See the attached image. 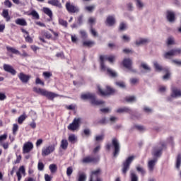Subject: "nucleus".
Wrapping results in <instances>:
<instances>
[{
	"label": "nucleus",
	"instance_id": "f257e3e1",
	"mask_svg": "<svg viewBox=\"0 0 181 181\" xmlns=\"http://www.w3.org/2000/svg\"><path fill=\"white\" fill-rule=\"evenodd\" d=\"M111 148L114 149L113 156L115 158H117V155H119V152L121 151V144H119V141H118L117 138H113L112 139V144L106 145V149H107V151H110Z\"/></svg>",
	"mask_w": 181,
	"mask_h": 181
},
{
	"label": "nucleus",
	"instance_id": "f03ea898",
	"mask_svg": "<svg viewBox=\"0 0 181 181\" xmlns=\"http://www.w3.org/2000/svg\"><path fill=\"white\" fill-rule=\"evenodd\" d=\"M81 100H90L93 105H103L104 101L95 100V95L91 93H82L81 95Z\"/></svg>",
	"mask_w": 181,
	"mask_h": 181
},
{
	"label": "nucleus",
	"instance_id": "7ed1b4c3",
	"mask_svg": "<svg viewBox=\"0 0 181 181\" xmlns=\"http://www.w3.org/2000/svg\"><path fill=\"white\" fill-rule=\"evenodd\" d=\"M33 91L35 93H37V94H40L41 95H44L45 97H47L49 98V100H53L55 98V97H59V95L53 93V92H49L45 89L39 88H33Z\"/></svg>",
	"mask_w": 181,
	"mask_h": 181
},
{
	"label": "nucleus",
	"instance_id": "20e7f679",
	"mask_svg": "<svg viewBox=\"0 0 181 181\" xmlns=\"http://www.w3.org/2000/svg\"><path fill=\"white\" fill-rule=\"evenodd\" d=\"M80 125H81V118L76 117L74 119L71 123L67 127V129L72 132H76L80 129Z\"/></svg>",
	"mask_w": 181,
	"mask_h": 181
},
{
	"label": "nucleus",
	"instance_id": "39448f33",
	"mask_svg": "<svg viewBox=\"0 0 181 181\" xmlns=\"http://www.w3.org/2000/svg\"><path fill=\"white\" fill-rule=\"evenodd\" d=\"M134 159H135V156H132L128 157L122 163V173L123 175H127V172L129 170V166H131V163L134 161Z\"/></svg>",
	"mask_w": 181,
	"mask_h": 181
},
{
	"label": "nucleus",
	"instance_id": "423d86ee",
	"mask_svg": "<svg viewBox=\"0 0 181 181\" xmlns=\"http://www.w3.org/2000/svg\"><path fill=\"white\" fill-rule=\"evenodd\" d=\"M100 69L101 70H103V71H105V70H107V66H105V64H104V62L106 60H108L110 63H114V61L115 60V56L107 57V56L101 55L100 57Z\"/></svg>",
	"mask_w": 181,
	"mask_h": 181
},
{
	"label": "nucleus",
	"instance_id": "0eeeda50",
	"mask_svg": "<svg viewBox=\"0 0 181 181\" xmlns=\"http://www.w3.org/2000/svg\"><path fill=\"white\" fill-rule=\"evenodd\" d=\"M56 146H57V144H50L47 146L42 149V156H49L50 153H53V152L56 150Z\"/></svg>",
	"mask_w": 181,
	"mask_h": 181
},
{
	"label": "nucleus",
	"instance_id": "6e6552de",
	"mask_svg": "<svg viewBox=\"0 0 181 181\" xmlns=\"http://www.w3.org/2000/svg\"><path fill=\"white\" fill-rule=\"evenodd\" d=\"M66 9L69 13H78L80 12V8L70 2L66 3Z\"/></svg>",
	"mask_w": 181,
	"mask_h": 181
},
{
	"label": "nucleus",
	"instance_id": "1a4fd4ad",
	"mask_svg": "<svg viewBox=\"0 0 181 181\" xmlns=\"http://www.w3.org/2000/svg\"><path fill=\"white\" fill-rule=\"evenodd\" d=\"M98 90L100 94V95H112V94H115V89L110 87V86H107L106 87V90L104 91L103 90V89H101V87H100V86H98Z\"/></svg>",
	"mask_w": 181,
	"mask_h": 181
},
{
	"label": "nucleus",
	"instance_id": "9d476101",
	"mask_svg": "<svg viewBox=\"0 0 181 181\" xmlns=\"http://www.w3.org/2000/svg\"><path fill=\"white\" fill-rule=\"evenodd\" d=\"M100 175H101V169L100 168L92 171L90 181H101V179L99 177Z\"/></svg>",
	"mask_w": 181,
	"mask_h": 181
},
{
	"label": "nucleus",
	"instance_id": "9b49d317",
	"mask_svg": "<svg viewBox=\"0 0 181 181\" xmlns=\"http://www.w3.org/2000/svg\"><path fill=\"white\" fill-rule=\"evenodd\" d=\"M33 149V144L32 142H26L23 146V153H29Z\"/></svg>",
	"mask_w": 181,
	"mask_h": 181
},
{
	"label": "nucleus",
	"instance_id": "f8f14e48",
	"mask_svg": "<svg viewBox=\"0 0 181 181\" xmlns=\"http://www.w3.org/2000/svg\"><path fill=\"white\" fill-rule=\"evenodd\" d=\"M148 43H149V39L142 38V37H140V38L136 40V41L134 42V44L137 47L144 46V45H148Z\"/></svg>",
	"mask_w": 181,
	"mask_h": 181
},
{
	"label": "nucleus",
	"instance_id": "ddd939ff",
	"mask_svg": "<svg viewBox=\"0 0 181 181\" xmlns=\"http://www.w3.org/2000/svg\"><path fill=\"white\" fill-rule=\"evenodd\" d=\"M22 175L23 176L26 175V171L25 170V167L23 165L21 166L18 170L16 172V176L18 177V181L22 180Z\"/></svg>",
	"mask_w": 181,
	"mask_h": 181
},
{
	"label": "nucleus",
	"instance_id": "4468645a",
	"mask_svg": "<svg viewBox=\"0 0 181 181\" xmlns=\"http://www.w3.org/2000/svg\"><path fill=\"white\" fill-rule=\"evenodd\" d=\"M4 70H5L7 73H10L12 76H15L16 74V70L13 69V67L9 64H4L3 66Z\"/></svg>",
	"mask_w": 181,
	"mask_h": 181
},
{
	"label": "nucleus",
	"instance_id": "2eb2a0df",
	"mask_svg": "<svg viewBox=\"0 0 181 181\" xmlns=\"http://www.w3.org/2000/svg\"><path fill=\"white\" fill-rule=\"evenodd\" d=\"M163 150V146H158L157 147H154L153 150V155L156 158H158L162 155V151Z\"/></svg>",
	"mask_w": 181,
	"mask_h": 181
},
{
	"label": "nucleus",
	"instance_id": "dca6fc26",
	"mask_svg": "<svg viewBox=\"0 0 181 181\" xmlns=\"http://www.w3.org/2000/svg\"><path fill=\"white\" fill-rule=\"evenodd\" d=\"M166 18H167V21H168V22H170V23L175 22V12L170 10L167 11Z\"/></svg>",
	"mask_w": 181,
	"mask_h": 181
},
{
	"label": "nucleus",
	"instance_id": "f3484780",
	"mask_svg": "<svg viewBox=\"0 0 181 181\" xmlns=\"http://www.w3.org/2000/svg\"><path fill=\"white\" fill-rule=\"evenodd\" d=\"M105 23L107 25V26H114L115 25V16H107L105 21Z\"/></svg>",
	"mask_w": 181,
	"mask_h": 181
},
{
	"label": "nucleus",
	"instance_id": "a211bd4d",
	"mask_svg": "<svg viewBox=\"0 0 181 181\" xmlns=\"http://www.w3.org/2000/svg\"><path fill=\"white\" fill-rule=\"evenodd\" d=\"M171 97L173 98H179L181 97V90L180 89H177V88H172Z\"/></svg>",
	"mask_w": 181,
	"mask_h": 181
},
{
	"label": "nucleus",
	"instance_id": "6ab92c4d",
	"mask_svg": "<svg viewBox=\"0 0 181 181\" xmlns=\"http://www.w3.org/2000/svg\"><path fill=\"white\" fill-rule=\"evenodd\" d=\"M42 11L44 12V13H45V15H47V16H49V18L48 19V21L49 22L53 21V11H52L50 8L47 7H44L42 8Z\"/></svg>",
	"mask_w": 181,
	"mask_h": 181
},
{
	"label": "nucleus",
	"instance_id": "aec40b11",
	"mask_svg": "<svg viewBox=\"0 0 181 181\" xmlns=\"http://www.w3.org/2000/svg\"><path fill=\"white\" fill-rule=\"evenodd\" d=\"M18 78L22 83H28V81L30 80V76L26 75L21 72L18 74Z\"/></svg>",
	"mask_w": 181,
	"mask_h": 181
},
{
	"label": "nucleus",
	"instance_id": "412c9836",
	"mask_svg": "<svg viewBox=\"0 0 181 181\" xmlns=\"http://www.w3.org/2000/svg\"><path fill=\"white\" fill-rule=\"evenodd\" d=\"M95 162H98V158H93L91 156L86 157L82 160L83 163H95Z\"/></svg>",
	"mask_w": 181,
	"mask_h": 181
},
{
	"label": "nucleus",
	"instance_id": "4be33fe9",
	"mask_svg": "<svg viewBox=\"0 0 181 181\" xmlns=\"http://www.w3.org/2000/svg\"><path fill=\"white\" fill-rule=\"evenodd\" d=\"M21 32L24 33L25 42H28V43H33V39L30 37V35H29V32L26 31V30L23 28H21Z\"/></svg>",
	"mask_w": 181,
	"mask_h": 181
},
{
	"label": "nucleus",
	"instance_id": "5701e85b",
	"mask_svg": "<svg viewBox=\"0 0 181 181\" xmlns=\"http://www.w3.org/2000/svg\"><path fill=\"white\" fill-rule=\"evenodd\" d=\"M122 64L124 67L128 69V70H131V69H132V60H131V59H124Z\"/></svg>",
	"mask_w": 181,
	"mask_h": 181
},
{
	"label": "nucleus",
	"instance_id": "b1692460",
	"mask_svg": "<svg viewBox=\"0 0 181 181\" xmlns=\"http://www.w3.org/2000/svg\"><path fill=\"white\" fill-rule=\"evenodd\" d=\"M157 160H156V158H154L148 161V168L149 172H153V169H155V165H156Z\"/></svg>",
	"mask_w": 181,
	"mask_h": 181
},
{
	"label": "nucleus",
	"instance_id": "393cba45",
	"mask_svg": "<svg viewBox=\"0 0 181 181\" xmlns=\"http://www.w3.org/2000/svg\"><path fill=\"white\" fill-rule=\"evenodd\" d=\"M49 5H52V6H57V8H62V3L59 1V0H49L47 1Z\"/></svg>",
	"mask_w": 181,
	"mask_h": 181
},
{
	"label": "nucleus",
	"instance_id": "a878e982",
	"mask_svg": "<svg viewBox=\"0 0 181 181\" xmlns=\"http://www.w3.org/2000/svg\"><path fill=\"white\" fill-rule=\"evenodd\" d=\"M16 24L20 26H28V23L24 18H17L16 21Z\"/></svg>",
	"mask_w": 181,
	"mask_h": 181
},
{
	"label": "nucleus",
	"instance_id": "bb28decb",
	"mask_svg": "<svg viewBox=\"0 0 181 181\" xmlns=\"http://www.w3.org/2000/svg\"><path fill=\"white\" fill-rule=\"evenodd\" d=\"M105 71H107V74L109 75L110 77H113V78H115V77H117L118 76V74H117L115 71L110 68L106 67Z\"/></svg>",
	"mask_w": 181,
	"mask_h": 181
},
{
	"label": "nucleus",
	"instance_id": "cd10ccee",
	"mask_svg": "<svg viewBox=\"0 0 181 181\" xmlns=\"http://www.w3.org/2000/svg\"><path fill=\"white\" fill-rule=\"evenodd\" d=\"M116 112H118L119 114H122V112H128L129 114L132 113V110L129 109V107H120L118 108L116 111Z\"/></svg>",
	"mask_w": 181,
	"mask_h": 181
},
{
	"label": "nucleus",
	"instance_id": "c85d7f7f",
	"mask_svg": "<svg viewBox=\"0 0 181 181\" xmlns=\"http://www.w3.org/2000/svg\"><path fill=\"white\" fill-rule=\"evenodd\" d=\"M2 16L6 19V22H9L11 21V16H9V11L8 10H3Z\"/></svg>",
	"mask_w": 181,
	"mask_h": 181
},
{
	"label": "nucleus",
	"instance_id": "c756f323",
	"mask_svg": "<svg viewBox=\"0 0 181 181\" xmlns=\"http://www.w3.org/2000/svg\"><path fill=\"white\" fill-rule=\"evenodd\" d=\"M61 148L62 149H64V151H66L69 146V141H67L66 139H62L61 141Z\"/></svg>",
	"mask_w": 181,
	"mask_h": 181
},
{
	"label": "nucleus",
	"instance_id": "7c9ffc66",
	"mask_svg": "<svg viewBox=\"0 0 181 181\" xmlns=\"http://www.w3.org/2000/svg\"><path fill=\"white\" fill-rule=\"evenodd\" d=\"M26 118H28V115H26L25 113H23V115H21L18 118V123L20 125H22V124H23V121H25V119H26Z\"/></svg>",
	"mask_w": 181,
	"mask_h": 181
},
{
	"label": "nucleus",
	"instance_id": "2f4dec72",
	"mask_svg": "<svg viewBox=\"0 0 181 181\" xmlns=\"http://www.w3.org/2000/svg\"><path fill=\"white\" fill-rule=\"evenodd\" d=\"M68 140L71 144H76V142H77V136L76 134H70L68 137Z\"/></svg>",
	"mask_w": 181,
	"mask_h": 181
},
{
	"label": "nucleus",
	"instance_id": "473e14b6",
	"mask_svg": "<svg viewBox=\"0 0 181 181\" xmlns=\"http://www.w3.org/2000/svg\"><path fill=\"white\" fill-rule=\"evenodd\" d=\"M6 49L8 52H11V53H13L14 54H21V52L18 49L12 47H6Z\"/></svg>",
	"mask_w": 181,
	"mask_h": 181
},
{
	"label": "nucleus",
	"instance_id": "72a5a7b5",
	"mask_svg": "<svg viewBox=\"0 0 181 181\" xmlns=\"http://www.w3.org/2000/svg\"><path fill=\"white\" fill-rule=\"evenodd\" d=\"M49 169L51 173H56V172H57V165L56 164H50Z\"/></svg>",
	"mask_w": 181,
	"mask_h": 181
},
{
	"label": "nucleus",
	"instance_id": "f704fd0d",
	"mask_svg": "<svg viewBox=\"0 0 181 181\" xmlns=\"http://www.w3.org/2000/svg\"><path fill=\"white\" fill-rule=\"evenodd\" d=\"M153 66L157 71H162V70H163V68H162V66H160L159 63H158V62L156 61L153 62Z\"/></svg>",
	"mask_w": 181,
	"mask_h": 181
},
{
	"label": "nucleus",
	"instance_id": "c9c22d12",
	"mask_svg": "<svg viewBox=\"0 0 181 181\" xmlns=\"http://www.w3.org/2000/svg\"><path fill=\"white\" fill-rule=\"evenodd\" d=\"M95 22H97V18H95V17H90L88 19V23H89L90 28H93V25H95Z\"/></svg>",
	"mask_w": 181,
	"mask_h": 181
},
{
	"label": "nucleus",
	"instance_id": "e433bc0d",
	"mask_svg": "<svg viewBox=\"0 0 181 181\" xmlns=\"http://www.w3.org/2000/svg\"><path fill=\"white\" fill-rule=\"evenodd\" d=\"M130 178L131 181H138V175L133 170L130 171Z\"/></svg>",
	"mask_w": 181,
	"mask_h": 181
},
{
	"label": "nucleus",
	"instance_id": "4c0bfd02",
	"mask_svg": "<svg viewBox=\"0 0 181 181\" xmlns=\"http://www.w3.org/2000/svg\"><path fill=\"white\" fill-rule=\"evenodd\" d=\"M181 166V154H178L176 159V168L180 169Z\"/></svg>",
	"mask_w": 181,
	"mask_h": 181
},
{
	"label": "nucleus",
	"instance_id": "58836bf2",
	"mask_svg": "<svg viewBox=\"0 0 181 181\" xmlns=\"http://www.w3.org/2000/svg\"><path fill=\"white\" fill-rule=\"evenodd\" d=\"M135 2H136V6L139 9H142V8H144V4L141 0H135Z\"/></svg>",
	"mask_w": 181,
	"mask_h": 181
},
{
	"label": "nucleus",
	"instance_id": "ea45409f",
	"mask_svg": "<svg viewBox=\"0 0 181 181\" xmlns=\"http://www.w3.org/2000/svg\"><path fill=\"white\" fill-rule=\"evenodd\" d=\"M173 56H175L173 49L164 54L165 59H170V57H172Z\"/></svg>",
	"mask_w": 181,
	"mask_h": 181
},
{
	"label": "nucleus",
	"instance_id": "a19ab883",
	"mask_svg": "<svg viewBox=\"0 0 181 181\" xmlns=\"http://www.w3.org/2000/svg\"><path fill=\"white\" fill-rule=\"evenodd\" d=\"M30 15H31V16H33L34 18V19H39V18H40L39 13L35 10H33L30 12Z\"/></svg>",
	"mask_w": 181,
	"mask_h": 181
},
{
	"label": "nucleus",
	"instance_id": "79ce46f5",
	"mask_svg": "<svg viewBox=\"0 0 181 181\" xmlns=\"http://www.w3.org/2000/svg\"><path fill=\"white\" fill-rule=\"evenodd\" d=\"M94 45V42L93 41H84L83 42V46H86L87 47H91V46H93Z\"/></svg>",
	"mask_w": 181,
	"mask_h": 181
},
{
	"label": "nucleus",
	"instance_id": "37998d69",
	"mask_svg": "<svg viewBox=\"0 0 181 181\" xmlns=\"http://www.w3.org/2000/svg\"><path fill=\"white\" fill-rule=\"evenodd\" d=\"M141 67H142V69H144V70H146V71H151V67H149V66H148V64L141 63Z\"/></svg>",
	"mask_w": 181,
	"mask_h": 181
},
{
	"label": "nucleus",
	"instance_id": "c03bdc74",
	"mask_svg": "<svg viewBox=\"0 0 181 181\" xmlns=\"http://www.w3.org/2000/svg\"><path fill=\"white\" fill-rule=\"evenodd\" d=\"M87 180V175L84 173H81L79 175L78 181H86Z\"/></svg>",
	"mask_w": 181,
	"mask_h": 181
},
{
	"label": "nucleus",
	"instance_id": "a18cd8bd",
	"mask_svg": "<svg viewBox=\"0 0 181 181\" xmlns=\"http://www.w3.org/2000/svg\"><path fill=\"white\" fill-rule=\"evenodd\" d=\"M167 45L170 46V45H175V39L173 37H170L167 39Z\"/></svg>",
	"mask_w": 181,
	"mask_h": 181
},
{
	"label": "nucleus",
	"instance_id": "49530a36",
	"mask_svg": "<svg viewBox=\"0 0 181 181\" xmlns=\"http://www.w3.org/2000/svg\"><path fill=\"white\" fill-rule=\"evenodd\" d=\"M95 9V6L92 5V6H87L85 7V10L87 11L88 12H93V11Z\"/></svg>",
	"mask_w": 181,
	"mask_h": 181
},
{
	"label": "nucleus",
	"instance_id": "de8ad7c7",
	"mask_svg": "<svg viewBox=\"0 0 181 181\" xmlns=\"http://www.w3.org/2000/svg\"><path fill=\"white\" fill-rule=\"evenodd\" d=\"M173 53L174 56H177L178 54H181V48H175L173 49Z\"/></svg>",
	"mask_w": 181,
	"mask_h": 181
},
{
	"label": "nucleus",
	"instance_id": "09e8293b",
	"mask_svg": "<svg viewBox=\"0 0 181 181\" xmlns=\"http://www.w3.org/2000/svg\"><path fill=\"white\" fill-rule=\"evenodd\" d=\"M18 129H19V126L18 124H13V135H16V132H18Z\"/></svg>",
	"mask_w": 181,
	"mask_h": 181
},
{
	"label": "nucleus",
	"instance_id": "8fccbe9b",
	"mask_svg": "<svg viewBox=\"0 0 181 181\" xmlns=\"http://www.w3.org/2000/svg\"><path fill=\"white\" fill-rule=\"evenodd\" d=\"M136 170H137V172H140V173H141V175H145V173H146L145 170H144V168H142L139 165H138L136 167Z\"/></svg>",
	"mask_w": 181,
	"mask_h": 181
},
{
	"label": "nucleus",
	"instance_id": "3c124183",
	"mask_svg": "<svg viewBox=\"0 0 181 181\" xmlns=\"http://www.w3.org/2000/svg\"><path fill=\"white\" fill-rule=\"evenodd\" d=\"M115 84L116 86H117V87H119L120 88H125V83L122 81L116 82Z\"/></svg>",
	"mask_w": 181,
	"mask_h": 181
},
{
	"label": "nucleus",
	"instance_id": "603ef678",
	"mask_svg": "<svg viewBox=\"0 0 181 181\" xmlns=\"http://www.w3.org/2000/svg\"><path fill=\"white\" fill-rule=\"evenodd\" d=\"M72 173H73V167H68L66 169L67 176H71Z\"/></svg>",
	"mask_w": 181,
	"mask_h": 181
},
{
	"label": "nucleus",
	"instance_id": "864d4df0",
	"mask_svg": "<svg viewBox=\"0 0 181 181\" xmlns=\"http://www.w3.org/2000/svg\"><path fill=\"white\" fill-rule=\"evenodd\" d=\"M135 100L136 98L134 96H129L126 98V101H127V103H134Z\"/></svg>",
	"mask_w": 181,
	"mask_h": 181
},
{
	"label": "nucleus",
	"instance_id": "5fc2aeb1",
	"mask_svg": "<svg viewBox=\"0 0 181 181\" xmlns=\"http://www.w3.org/2000/svg\"><path fill=\"white\" fill-rule=\"evenodd\" d=\"M37 169L40 171L43 170V169H45V164H43L42 162H39L37 165Z\"/></svg>",
	"mask_w": 181,
	"mask_h": 181
},
{
	"label": "nucleus",
	"instance_id": "6e6d98bb",
	"mask_svg": "<svg viewBox=\"0 0 181 181\" xmlns=\"http://www.w3.org/2000/svg\"><path fill=\"white\" fill-rule=\"evenodd\" d=\"M84 18V16L81 15L77 18V22L78 25H83V18Z\"/></svg>",
	"mask_w": 181,
	"mask_h": 181
},
{
	"label": "nucleus",
	"instance_id": "4d7b16f0",
	"mask_svg": "<svg viewBox=\"0 0 181 181\" xmlns=\"http://www.w3.org/2000/svg\"><path fill=\"white\" fill-rule=\"evenodd\" d=\"M59 25H62V26H65V28H67V21H66L63 19H59Z\"/></svg>",
	"mask_w": 181,
	"mask_h": 181
},
{
	"label": "nucleus",
	"instance_id": "13d9d810",
	"mask_svg": "<svg viewBox=\"0 0 181 181\" xmlns=\"http://www.w3.org/2000/svg\"><path fill=\"white\" fill-rule=\"evenodd\" d=\"M6 138H8V134H6L0 136V144H2L3 141H6Z\"/></svg>",
	"mask_w": 181,
	"mask_h": 181
},
{
	"label": "nucleus",
	"instance_id": "bf43d9fd",
	"mask_svg": "<svg viewBox=\"0 0 181 181\" xmlns=\"http://www.w3.org/2000/svg\"><path fill=\"white\" fill-rule=\"evenodd\" d=\"M127 29V24L124 23H121L119 25L120 30H125Z\"/></svg>",
	"mask_w": 181,
	"mask_h": 181
},
{
	"label": "nucleus",
	"instance_id": "052dcab7",
	"mask_svg": "<svg viewBox=\"0 0 181 181\" xmlns=\"http://www.w3.org/2000/svg\"><path fill=\"white\" fill-rule=\"evenodd\" d=\"M83 134L86 136H90V134H91V130L90 129H85L83 130Z\"/></svg>",
	"mask_w": 181,
	"mask_h": 181
},
{
	"label": "nucleus",
	"instance_id": "680f3d73",
	"mask_svg": "<svg viewBox=\"0 0 181 181\" xmlns=\"http://www.w3.org/2000/svg\"><path fill=\"white\" fill-rule=\"evenodd\" d=\"M103 139H104V135H98L95 136V141H97L98 142H99V141H103Z\"/></svg>",
	"mask_w": 181,
	"mask_h": 181
},
{
	"label": "nucleus",
	"instance_id": "e2e57ef3",
	"mask_svg": "<svg viewBox=\"0 0 181 181\" xmlns=\"http://www.w3.org/2000/svg\"><path fill=\"white\" fill-rule=\"evenodd\" d=\"M4 5L7 8H12V2L11 1H4Z\"/></svg>",
	"mask_w": 181,
	"mask_h": 181
},
{
	"label": "nucleus",
	"instance_id": "0e129e2a",
	"mask_svg": "<svg viewBox=\"0 0 181 181\" xmlns=\"http://www.w3.org/2000/svg\"><path fill=\"white\" fill-rule=\"evenodd\" d=\"M43 76H44V77H45V78H50V77H52V73H50V72H44Z\"/></svg>",
	"mask_w": 181,
	"mask_h": 181
},
{
	"label": "nucleus",
	"instance_id": "69168bd1",
	"mask_svg": "<svg viewBox=\"0 0 181 181\" xmlns=\"http://www.w3.org/2000/svg\"><path fill=\"white\" fill-rule=\"evenodd\" d=\"M81 36H82L83 39H86L87 37V33H86L83 30L80 31Z\"/></svg>",
	"mask_w": 181,
	"mask_h": 181
},
{
	"label": "nucleus",
	"instance_id": "338daca9",
	"mask_svg": "<svg viewBox=\"0 0 181 181\" xmlns=\"http://www.w3.org/2000/svg\"><path fill=\"white\" fill-rule=\"evenodd\" d=\"M127 7L128 11H132L134 9V5L132 4V3L127 4Z\"/></svg>",
	"mask_w": 181,
	"mask_h": 181
},
{
	"label": "nucleus",
	"instance_id": "774afa93",
	"mask_svg": "<svg viewBox=\"0 0 181 181\" xmlns=\"http://www.w3.org/2000/svg\"><path fill=\"white\" fill-rule=\"evenodd\" d=\"M172 63L177 64V66H181V61H179L177 59H173Z\"/></svg>",
	"mask_w": 181,
	"mask_h": 181
}]
</instances>
